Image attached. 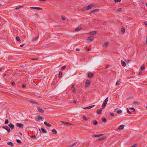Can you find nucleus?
<instances>
[{
  "label": "nucleus",
  "mask_w": 147,
  "mask_h": 147,
  "mask_svg": "<svg viewBox=\"0 0 147 147\" xmlns=\"http://www.w3.org/2000/svg\"><path fill=\"white\" fill-rule=\"evenodd\" d=\"M99 11V9H94L90 13H94L98 11Z\"/></svg>",
  "instance_id": "412c9836"
},
{
  "label": "nucleus",
  "mask_w": 147,
  "mask_h": 147,
  "mask_svg": "<svg viewBox=\"0 0 147 147\" xmlns=\"http://www.w3.org/2000/svg\"><path fill=\"white\" fill-rule=\"evenodd\" d=\"M109 43V42H105L104 43L103 45V47H106L108 45Z\"/></svg>",
  "instance_id": "f8f14e48"
},
{
  "label": "nucleus",
  "mask_w": 147,
  "mask_h": 147,
  "mask_svg": "<svg viewBox=\"0 0 147 147\" xmlns=\"http://www.w3.org/2000/svg\"><path fill=\"white\" fill-rule=\"evenodd\" d=\"M62 73L61 71H60L59 72V75H58V77L59 78H60L62 77Z\"/></svg>",
  "instance_id": "cd10ccee"
},
{
  "label": "nucleus",
  "mask_w": 147,
  "mask_h": 147,
  "mask_svg": "<svg viewBox=\"0 0 147 147\" xmlns=\"http://www.w3.org/2000/svg\"><path fill=\"white\" fill-rule=\"evenodd\" d=\"M76 144H77V142H75L73 144H71V145H70V147H72V146H74Z\"/></svg>",
  "instance_id": "e433bc0d"
},
{
  "label": "nucleus",
  "mask_w": 147,
  "mask_h": 147,
  "mask_svg": "<svg viewBox=\"0 0 147 147\" xmlns=\"http://www.w3.org/2000/svg\"><path fill=\"white\" fill-rule=\"evenodd\" d=\"M71 89H72V91L73 93H75L76 92V90L74 88V86L73 85L71 87Z\"/></svg>",
  "instance_id": "dca6fc26"
},
{
  "label": "nucleus",
  "mask_w": 147,
  "mask_h": 147,
  "mask_svg": "<svg viewBox=\"0 0 147 147\" xmlns=\"http://www.w3.org/2000/svg\"><path fill=\"white\" fill-rule=\"evenodd\" d=\"M108 98L107 97L105 100L104 101V102L102 104V109L104 108H105V106L107 103V102L108 101Z\"/></svg>",
  "instance_id": "f257e3e1"
},
{
  "label": "nucleus",
  "mask_w": 147,
  "mask_h": 147,
  "mask_svg": "<svg viewBox=\"0 0 147 147\" xmlns=\"http://www.w3.org/2000/svg\"><path fill=\"white\" fill-rule=\"evenodd\" d=\"M95 106V105H94L90 106L89 107H84V108H83V109H90L94 107Z\"/></svg>",
  "instance_id": "6e6552de"
},
{
  "label": "nucleus",
  "mask_w": 147,
  "mask_h": 147,
  "mask_svg": "<svg viewBox=\"0 0 147 147\" xmlns=\"http://www.w3.org/2000/svg\"><path fill=\"white\" fill-rule=\"evenodd\" d=\"M137 103V102H134L133 103L134 104H136V103Z\"/></svg>",
  "instance_id": "69168bd1"
},
{
  "label": "nucleus",
  "mask_w": 147,
  "mask_h": 147,
  "mask_svg": "<svg viewBox=\"0 0 147 147\" xmlns=\"http://www.w3.org/2000/svg\"><path fill=\"white\" fill-rule=\"evenodd\" d=\"M94 5V4H90L88 6L86 7V8H87V10H89L93 7Z\"/></svg>",
  "instance_id": "f03ea898"
},
{
  "label": "nucleus",
  "mask_w": 147,
  "mask_h": 147,
  "mask_svg": "<svg viewBox=\"0 0 147 147\" xmlns=\"http://www.w3.org/2000/svg\"><path fill=\"white\" fill-rule=\"evenodd\" d=\"M145 68V65L144 64H143L142 65L140 69L142 70L144 69Z\"/></svg>",
  "instance_id": "c85d7f7f"
},
{
  "label": "nucleus",
  "mask_w": 147,
  "mask_h": 147,
  "mask_svg": "<svg viewBox=\"0 0 147 147\" xmlns=\"http://www.w3.org/2000/svg\"><path fill=\"white\" fill-rule=\"evenodd\" d=\"M23 6H20L18 7L15 8V9L16 10H17L18 9H20L21 8H22L23 7Z\"/></svg>",
  "instance_id": "7c9ffc66"
},
{
  "label": "nucleus",
  "mask_w": 147,
  "mask_h": 147,
  "mask_svg": "<svg viewBox=\"0 0 147 147\" xmlns=\"http://www.w3.org/2000/svg\"><path fill=\"white\" fill-rule=\"evenodd\" d=\"M7 144L8 145H10L11 146H12L13 145V144L11 142H9L7 143Z\"/></svg>",
  "instance_id": "b1692460"
},
{
  "label": "nucleus",
  "mask_w": 147,
  "mask_h": 147,
  "mask_svg": "<svg viewBox=\"0 0 147 147\" xmlns=\"http://www.w3.org/2000/svg\"><path fill=\"white\" fill-rule=\"evenodd\" d=\"M38 36H36L32 40V41H35L37 40L38 39Z\"/></svg>",
  "instance_id": "c756f323"
},
{
  "label": "nucleus",
  "mask_w": 147,
  "mask_h": 147,
  "mask_svg": "<svg viewBox=\"0 0 147 147\" xmlns=\"http://www.w3.org/2000/svg\"><path fill=\"white\" fill-rule=\"evenodd\" d=\"M144 24H145V25H147V22H145Z\"/></svg>",
  "instance_id": "e2e57ef3"
},
{
  "label": "nucleus",
  "mask_w": 147,
  "mask_h": 147,
  "mask_svg": "<svg viewBox=\"0 0 147 147\" xmlns=\"http://www.w3.org/2000/svg\"><path fill=\"white\" fill-rule=\"evenodd\" d=\"M138 144H134L131 147H137Z\"/></svg>",
  "instance_id": "49530a36"
},
{
  "label": "nucleus",
  "mask_w": 147,
  "mask_h": 147,
  "mask_svg": "<svg viewBox=\"0 0 147 147\" xmlns=\"http://www.w3.org/2000/svg\"><path fill=\"white\" fill-rule=\"evenodd\" d=\"M30 137L31 138H33V139H34L36 138V136L35 135H31V136H30Z\"/></svg>",
  "instance_id": "79ce46f5"
},
{
  "label": "nucleus",
  "mask_w": 147,
  "mask_h": 147,
  "mask_svg": "<svg viewBox=\"0 0 147 147\" xmlns=\"http://www.w3.org/2000/svg\"><path fill=\"white\" fill-rule=\"evenodd\" d=\"M124 127V125H122L119 126L118 128V129L119 130H121L123 129Z\"/></svg>",
  "instance_id": "9d476101"
},
{
  "label": "nucleus",
  "mask_w": 147,
  "mask_h": 147,
  "mask_svg": "<svg viewBox=\"0 0 147 147\" xmlns=\"http://www.w3.org/2000/svg\"><path fill=\"white\" fill-rule=\"evenodd\" d=\"M16 40L18 41H19L20 40V38L18 36H17L16 37Z\"/></svg>",
  "instance_id": "ea45409f"
},
{
  "label": "nucleus",
  "mask_w": 147,
  "mask_h": 147,
  "mask_svg": "<svg viewBox=\"0 0 147 147\" xmlns=\"http://www.w3.org/2000/svg\"><path fill=\"white\" fill-rule=\"evenodd\" d=\"M76 50L77 51H79L80 49L78 48H77L76 49Z\"/></svg>",
  "instance_id": "bf43d9fd"
},
{
  "label": "nucleus",
  "mask_w": 147,
  "mask_h": 147,
  "mask_svg": "<svg viewBox=\"0 0 147 147\" xmlns=\"http://www.w3.org/2000/svg\"><path fill=\"white\" fill-rule=\"evenodd\" d=\"M83 119L85 121H86L88 120V119L85 116H83Z\"/></svg>",
  "instance_id": "58836bf2"
},
{
  "label": "nucleus",
  "mask_w": 147,
  "mask_h": 147,
  "mask_svg": "<svg viewBox=\"0 0 147 147\" xmlns=\"http://www.w3.org/2000/svg\"><path fill=\"white\" fill-rule=\"evenodd\" d=\"M29 102L31 103H32L35 104H37V103L36 102H34V101H31V100H30Z\"/></svg>",
  "instance_id": "72a5a7b5"
},
{
  "label": "nucleus",
  "mask_w": 147,
  "mask_h": 147,
  "mask_svg": "<svg viewBox=\"0 0 147 147\" xmlns=\"http://www.w3.org/2000/svg\"><path fill=\"white\" fill-rule=\"evenodd\" d=\"M121 0H114V1L115 2H118L121 1Z\"/></svg>",
  "instance_id": "de8ad7c7"
},
{
  "label": "nucleus",
  "mask_w": 147,
  "mask_h": 147,
  "mask_svg": "<svg viewBox=\"0 0 147 147\" xmlns=\"http://www.w3.org/2000/svg\"><path fill=\"white\" fill-rule=\"evenodd\" d=\"M61 122L63 124L65 125H67L68 124H71L69 122H64L63 121H61Z\"/></svg>",
  "instance_id": "aec40b11"
},
{
  "label": "nucleus",
  "mask_w": 147,
  "mask_h": 147,
  "mask_svg": "<svg viewBox=\"0 0 147 147\" xmlns=\"http://www.w3.org/2000/svg\"><path fill=\"white\" fill-rule=\"evenodd\" d=\"M8 126L11 129H13L14 128V125L11 123H10V124H9Z\"/></svg>",
  "instance_id": "1a4fd4ad"
},
{
  "label": "nucleus",
  "mask_w": 147,
  "mask_h": 147,
  "mask_svg": "<svg viewBox=\"0 0 147 147\" xmlns=\"http://www.w3.org/2000/svg\"><path fill=\"white\" fill-rule=\"evenodd\" d=\"M30 8L31 9H35L39 10H42V9L40 7H30Z\"/></svg>",
  "instance_id": "39448f33"
},
{
  "label": "nucleus",
  "mask_w": 147,
  "mask_h": 147,
  "mask_svg": "<svg viewBox=\"0 0 147 147\" xmlns=\"http://www.w3.org/2000/svg\"><path fill=\"white\" fill-rule=\"evenodd\" d=\"M53 133L56 134L57 133V131L55 129H53L52 130Z\"/></svg>",
  "instance_id": "f704fd0d"
},
{
  "label": "nucleus",
  "mask_w": 147,
  "mask_h": 147,
  "mask_svg": "<svg viewBox=\"0 0 147 147\" xmlns=\"http://www.w3.org/2000/svg\"><path fill=\"white\" fill-rule=\"evenodd\" d=\"M102 134H99V135L94 134L93 135V136L94 137H99V136H102Z\"/></svg>",
  "instance_id": "bb28decb"
},
{
  "label": "nucleus",
  "mask_w": 147,
  "mask_h": 147,
  "mask_svg": "<svg viewBox=\"0 0 147 147\" xmlns=\"http://www.w3.org/2000/svg\"><path fill=\"white\" fill-rule=\"evenodd\" d=\"M121 65L125 67L126 65V64L125 62L123 61V60H121Z\"/></svg>",
  "instance_id": "ddd939ff"
},
{
  "label": "nucleus",
  "mask_w": 147,
  "mask_h": 147,
  "mask_svg": "<svg viewBox=\"0 0 147 147\" xmlns=\"http://www.w3.org/2000/svg\"><path fill=\"white\" fill-rule=\"evenodd\" d=\"M93 123L94 125H96L98 124V123L97 121L96 120H93Z\"/></svg>",
  "instance_id": "6ab92c4d"
},
{
  "label": "nucleus",
  "mask_w": 147,
  "mask_h": 147,
  "mask_svg": "<svg viewBox=\"0 0 147 147\" xmlns=\"http://www.w3.org/2000/svg\"><path fill=\"white\" fill-rule=\"evenodd\" d=\"M11 84L12 85L14 86L15 84V83L14 82H11Z\"/></svg>",
  "instance_id": "3c124183"
},
{
  "label": "nucleus",
  "mask_w": 147,
  "mask_h": 147,
  "mask_svg": "<svg viewBox=\"0 0 147 147\" xmlns=\"http://www.w3.org/2000/svg\"><path fill=\"white\" fill-rule=\"evenodd\" d=\"M41 130L42 131V132L44 133H47V131L45 129L43 128H42L41 129Z\"/></svg>",
  "instance_id": "a878e982"
},
{
  "label": "nucleus",
  "mask_w": 147,
  "mask_h": 147,
  "mask_svg": "<svg viewBox=\"0 0 147 147\" xmlns=\"http://www.w3.org/2000/svg\"><path fill=\"white\" fill-rule=\"evenodd\" d=\"M121 8H119L117 9V11H121Z\"/></svg>",
  "instance_id": "5fc2aeb1"
},
{
  "label": "nucleus",
  "mask_w": 147,
  "mask_h": 147,
  "mask_svg": "<svg viewBox=\"0 0 147 147\" xmlns=\"http://www.w3.org/2000/svg\"><path fill=\"white\" fill-rule=\"evenodd\" d=\"M97 32L96 31H92L90 32V34L92 35H95L97 34Z\"/></svg>",
  "instance_id": "393cba45"
},
{
  "label": "nucleus",
  "mask_w": 147,
  "mask_h": 147,
  "mask_svg": "<svg viewBox=\"0 0 147 147\" xmlns=\"http://www.w3.org/2000/svg\"><path fill=\"white\" fill-rule=\"evenodd\" d=\"M94 39L93 36H89L87 40L89 41L90 42L93 40Z\"/></svg>",
  "instance_id": "0eeeda50"
},
{
  "label": "nucleus",
  "mask_w": 147,
  "mask_h": 147,
  "mask_svg": "<svg viewBox=\"0 0 147 147\" xmlns=\"http://www.w3.org/2000/svg\"><path fill=\"white\" fill-rule=\"evenodd\" d=\"M142 72H140L139 73V75H141L142 74Z\"/></svg>",
  "instance_id": "680f3d73"
},
{
  "label": "nucleus",
  "mask_w": 147,
  "mask_h": 147,
  "mask_svg": "<svg viewBox=\"0 0 147 147\" xmlns=\"http://www.w3.org/2000/svg\"><path fill=\"white\" fill-rule=\"evenodd\" d=\"M31 59L32 60H34V61H37L38 60V59Z\"/></svg>",
  "instance_id": "6e6d98bb"
},
{
  "label": "nucleus",
  "mask_w": 147,
  "mask_h": 147,
  "mask_svg": "<svg viewBox=\"0 0 147 147\" xmlns=\"http://www.w3.org/2000/svg\"><path fill=\"white\" fill-rule=\"evenodd\" d=\"M19 134H20L21 135H22V133L21 132H19Z\"/></svg>",
  "instance_id": "0e129e2a"
},
{
  "label": "nucleus",
  "mask_w": 147,
  "mask_h": 147,
  "mask_svg": "<svg viewBox=\"0 0 147 147\" xmlns=\"http://www.w3.org/2000/svg\"><path fill=\"white\" fill-rule=\"evenodd\" d=\"M110 115L111 116H113L114 115V114L113 113H110Z\"/></svg>",
  "instance_id": "603ef678"
},
{
  "label": "nucleus",
  "mask_w": 147,
  "mask_h": 147,
  "mask_svg": "<svg viewBox=\"0 0 147 147\" xmlns=\"http://www.w3.org/2000/svg\"><path fill=\"white\" fill-rule=\"evenodd\" d=\"M102 110L101 109H98L97 111V113L98 114H101L102 113Z\"/></svg>",
  "instance_id": "a211bd4d"
},
{
  "label": "nucleus",
  "mask_w": 147,
  "mask_h": 147,
  "mask_svg": "<svg viewBox=\"0 0 147 147\" xmlns=\"http://www.w3.org/2000/svg\"><path fill=\"white\" fill-rule=\"evenodd\" d=\"M16 125L18 127L21 128H23L24 127V125L23 124L19 123H17L16 124Z\"/></svg>",
  "instance_id": "423d86ee"
},
{
  "label": "nucleus",
  "mask_w": 147,
  "mask_h": 147,
  "mask_svg": "<svg viewBox=\"0 0 147 147\" xmlns=\"http://www.w3.org/2000/svg\"><path fill=\"white\" fill-rule=\"evenodd\" d=\"M82 11H86L88 10L87 8H86V7H83L82 9Z\"/></svg>",
  "instance_id": "473e14b6"
},
{
  "label": "nucleus",
  "mask_w": 147,
  "mask_h": 147,
  "mask_svg": "<svg viewBox=\"0 0 147 147\" xmlns=\"http://www.w3.org/2000/svg\"><path fill=\"white\" fill-rule=\"evenodd\" d=\"M93 76V74L91 73H88V77L89 78H91Z\"/></svg>",
  "instance_id": "9b49d317"
},
{
  "label": "nucleus",
  "mask_w": 147,
  "mask_h": 147,
  "mask_svg": "<svg viewBox=\"0 0 147 147\" xmlns=\"http://www.w3.org/2000/svg\"><path fill=\"white\" fill-rule=\"evenodd\" d=\"M82 28L81 27H78L76 28L75 31H78L80 30Z\"/></svg>",
  "instance_id": "5701e85b"
},
{
  "label": "nucleus",
  "mask_w": 147,
  "mask_h": 147,
  "mask_svg": "<svg viewBox=\"0 0 147 147\" xmlns=\"http://www.w3.org/2000/svg\"><path fill=\"white\" fill-rule=\"evenodd\" d=\"M16 141H17V142L18 143H21V141L20 140H19V139L17 140Z\"/></svg>",
  "instance_id": "a18cd8bd"
},
{
  "label": "nucleus",
  "mask_w": 147,
  "mask_h": 147,
  "mask_svg": "<svg viewBox=\"0 0 147 147\" xmlns=\"http://www.w3.org/2000/svg\"><path fill=\"white\" fill-rule=\"evenodd\" d=\"M22 87L23 88H25L26 87L25 85L24 84H23L22 85Z\"/></svg>",
  "instance_id": "4d7b16f0"
},
{
  "label": "nucleus",
  "mask_w": 147,
  "mask_h": 147,
  "mask_svg": "<svg viewBox=\"0 0 147 147\" xmlns=\"http://www.w3.org/2000/svg\"><path fill=\"white\" fill-rule=\"evenodd\" d=\"M66 67V66L65 65L61 67V70H63L65 69Z\"/></svg>",
  "instance_id": "c03bdc74"
},
{
  "label": "nucleus",
  "mask_w": 147,
  "mask_h": 147,
  "mask_svg": "<svg viewBox=\"0 0 147 147\" xmlns=\"http://www.w3.org/2000/svg\"><path fill=\"white\" fill-rule=\"evenodd\" d=\"M121 32H123V33L125 32V29L124 28H121Z\"/></svg>",
  "instance_id": "4c0bfd02"
},
{
  "label": "nucleus",
  "mask_w": 147,
  "mask_h": 147,
  "mask_svg": "<svg viewBox=\"0 0 147 147\" xmlns=\"http://www.w3.org/2000/svg\"><path fill=\"white\" fill-rule=\"evenodd\" d=\"M44 123L45 125H46L48 127H50L51 126V124L48 123L46 121H45Z\"/></svg>",
  "instance_id": "2eb2a0df"
},
{
  "label": "nucleus",
  "mask_w": 147,
  "mask_h": 147,
  "mask_svg": "<svg viewBox=\"0 0 147 147\" xmlns=\"http://www.w3.org/2000/svg\"><path fill=\"white\" fill-rule=\"evenodd\" d=\"M38 110L41 113H43L44 112V110L41 108L39 107H38L37 108Z\"/></svg>",
  "instance_id": "4468645a"
},
{
  "label": "nucleus",
  "mask_w": 147,
  "mask_h": 147,
  "mask_svg": "<svg viewBox=\"0 0 147 147\" xmlns=\"http://www.w3.org/2000/svg\"><path fill=\"white\" fill-rule=\"evenodd\" d=\"M119 84V82L118 81H117L116 83V85H118Z\"/></svg>",
  "instance_id": "864d4df0"
},
{
  "label": "nucleus",
  "mask_w": 147,
  "mask_h": 147,
  "mask_svg": "<svg viewBox=\"0 0 147 147\" xmlns=\"http://www.w3.org/2000/svg\"><path fill=\"white\" fill-rule=\"evenodd\" d=\"M109 66V65H106V68H107Z\"/></svg>",
  "instance_id": "774afa93"
},
{
  "label": "nucleus",
  "mask_w": 147,
  "mask_h": 147,
  "mask_svg": "<svg viewBox=\"0 0 147 147\" xmlns=\"http://www.w3.org/2000/svg\"><path fill=\"white\" fill-rule=\"evenodd\" d=\"M2 128L3 129H5L8 132H10L11 130L10 128L7 126H3Z\"/></svg>",
  "instance_id": "7ed1b4c3"
},
{
  "label": "nucleus",
  "mask_w": 147,
  "mask_h": 147,
  "mask_svg": "<svg viewBox=\"0 0 147 147\" xmlns=\"http://www.w3.org/2000/svg\"><path fill=\"white\" fill-rule=\"evenodd\" d=\"M129 109L130 110H133V111H135V109L134 108H133V107L130 108H129Z\"/></svg>",
  "instance_id": "09e8293b"
},
{
  "label": "nucleus",
  "mask_w": 147,
  "mask_h": 147,
  "mask_svg": "<svg viewBox=\"0 0 147 147\" xmlns=\"http://www.w3.org/2000/svg\"><path fill=\"white\" fill-rule=\"evenodd\" d=\"M117 113L118 114H120V113H122V111L121 110H117Z\"/></svg>",
  "instance_id": "2f4dec72"
},
{
  "label": "nucleus",
  "mask_w": 147,
  "mask_h": 147,
  "mask_svg": "<svg viewBox=\"0 0 147 147\" xmlns=\"http://www.w3.org/2000/svg\"><path fill=\"white\" fill-rule=\"evenodd\" d=\"M127 113H129V114H131V112H130L129 111V110L128 109H127Z\"/></svg>",
  "instance_id": "8fccbe9b"
},
{
  "label": "nucleus",
  "mask_w": 147,
  "mask_h": 147,
  "mask_svg": "<svg viewBox=\"0 0 147 147\" xmlns=\"http://www.w3.org/2000/svg\"><path fill=\"white\" fill-rule=\"evenodd\" d=\"M146 43H147V37H146Z\"/></svg>",
  "instance_id": "338daca9"
},
{
  "label": "nucleus",
  "mask_w": 147,
  "mask_h": 147,
  "mask_svg": "<svg viewBox=\"0 0 147 147\" xmlns=\"http://www.w3.org/2000/svg\"><path fill=\"white\" fill-rule=\"evenodd\" d=\"M25 45V44H22L20 45V46L21 47H23Z\"/></svg>",
  "instance_id": "13d9d810"
},
{
  "label": "nucleus",
  "mask_w": 147,
  "mask_h": 147,
  "mask_svg": "<svg viewBox=\"0 0 147 147\" xmlns=\"http://www.w3.org/2000/svg\"><path fill=\"white\" fill-rule=\"evenodd\" d=\"M102 121H103L104 122H106L107 121V120H106V119L105 118H102Z\"/></svg>",
  "instance_id": "a19ab883"
},
{
  "label": "nucleus",
  "mask_w": 147,
  "mask_h": 147,
  "mask_svg": "<svg viewBox=\"0 0 147 147\" xmlns=\"http://www.w3.org/2000/svg\"><path fill=\"white\" fill-rule=\"evenodd\" d=\"M106 138V137L105 136H104L101 137V138H99L98 139V140L100 141H101L102 140H104Z\"/></svg>",
  "instance_id": "4be33fe9"
},
{
  "label": "nucleus",
  "mask_w": 147,
  "mask_h": 147,
  "mask_svg": "<svg viewBox=\"0 0 147 147\" xmlns=\"http://www.w3.org/2000/svg\"><path fill=\"white\" fill-rule=\"evenodd\" d=\"M8 122H9L8 120V119H6L5 120V124H7L8 123Z\"/></svg>",
  "instance_id": "c9c22d12"
},
{
  "label": "nucleus",
  "mask_w": 147,
  "mask_h": 147,
  "mask_svg": "<svg viewBox=\"0 0 147 147\" xmlns=\"http://www.w3.org/2000/svg\"><path fill=\"white\" fill-rule=\"evenodd\" d=\"M90 82L89 80H86L85 83V86L86 88L88 87L90 85Z\"/></svg>",
  "instance_id": "20e7f679"
},
{
  "label": "nucleus",
  "mask_w": 147,
  "mask_h": 147,
  "mask_svg": "<svg viewBox=\"0 0 147 147\" xmlns=\"http://www.w3.org/2000/svg\"><path fill=\"white\" fill-rule=\"evenodd\" d=\"M61 18L63 20H65V17L64 16H61Z\"/></svg>",
  "instance_id": "37998d69"
},
{
  "label": "nucleus",
  "mask_w": 147,
  "mask_h": 147,
  "mask_svg": "<svg viewBox=\"0 0 147 147\" xmlns=\"http://www.w3.org/2000/svg\"><path fill=\"white\" fill-rule=\"evenodd\" d=\"M42 117L40 116H39L38 117V118L36 120V121H40V120H42Z\"/></svg>",
  "instance_id": "f3484780"
},
{
  "label": "nucleus",
  "mask_w": 147,
  "mask_h": 147,
  "mask_svg": "<svg viewBox=\"0 0 147 147\" xmlns=\"http://www.w3.org/2000/svg\"><path fill=\"white\" fill-rule=\"evenodd\" d=\"M76 101H75V100H74V101H73V102H74V103H75V104L76 103Z\"/></svg>",
  "instance_id": "052dcab7"
}]
</instances>
